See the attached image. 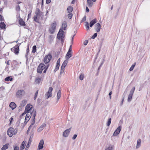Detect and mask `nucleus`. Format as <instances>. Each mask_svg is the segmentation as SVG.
Returning <instances> with one entry per match:
<instances>
[{"label": "nucleus", "mask_w": 150, "mask_h": 150, "mask_svg": "<svg viewBox=\"0 0 150 150\" xmlns=\"http://www.w3.org/2000/svg\"><path fill=\"white\" fill-rule=\"evenodd\" d=\"M52 58V56L51 54H49L45 56L44 58V61L45 64H47L50 60Z\"/></svg>", "instance_id": "nucleus-10"}, {"label": "nucleus", "mask_w": 150, "mask_h": 150, "mask_svg": "<svg viewBox=\"0 0 150 150\" xmlns=\"http://www.w3.org/2000/svg\"><path fill=\"white\" fill-rule=\"evenodd\" d=\"M114 147L111 144H108L106 146L105 150H114Z\"/></svg>", "instance_id": "nucleus-17"}, {"label": "nucleus", "mask_w": 150, "mask_h": 150, "mask_svg": "<svg viewBox=\"0 0 150 150\" xmlns=\"http://www.w3.org/2000/svg\"><path fill=\"white\" fill-rule=\"evenodd\" d=\"M61 96V91L59 90L57 93V102L58 100L59 99Z\"/></svg>", "instance_id": "nucleus-28"}, {"label": "nucleus", "mask_w": 150, "mask_h": 150, "mask_svg": "<svg viewBox=\"0 0 150 150\" xmlns=\"http://www.w3.org/2000/svg\"><path fill=\"white\" fill-rule=\"evenodd\" d=\"M72 56V52L68 51L66 56V59L68 60Z\"/></svg>", "instance_id": "nucleus-15"}, {"label": "nucleus", "mask_w": 150, "mask_h": 150, "mask_svg": "<svg viewBox=\"0 0 150 150\" xmlns=\"http://www.w3.org/2000/svg\"><path fill=\"white\" fill-rule=\"evenodd\" d=\"M85 20H86V17H84L83 18L82 21H85Z\"/></svg>", "instance_id": "nucleus-56"}, {"label": "nucleus", "mask_w": 150, "mask_h": 150, "mask_svg": "<svg viewBox=\"0 0 150 150\" xmlns=\"http://www.w3.org/2000/svg\"><path fill=\"white\" fill-rule=\"evenodd\" d=\"M44 141L43 139L41 140L39 144L37 150H40L43 148Z\"/></svg>", "instance_id": "nucleus-12"}, {"label": "nucleus", "mask_w": 150, "mask_h": 150, "mask_svg": "<svg viewBox=\"0 0 150 150\" xmlns=\"http://www.w3.org/2000/svg\"><path fill=\"white\" fill-rule=\"evenodd\" d=\"M84 78V75L81 74L79 76V79L80 80H82Z\"/></svg>", "instance_id": "nucleus-41"}, {"label": "nucleus", "mask_w": 150, "mask_h": 150, "mask_svg": "<svg viewBox=\"0 0 150 150\" xmlns=\"http://www.w3.org/2000/svg\"><path fill=\"white\" fill-rule=\"evenodd\" d=\"M93 2H95L96 0H92Z\"/></svg>", "instance_id": "nucleus-64"}, {"label": "nucleus", "mask_w": 150, "mask_h": 150, "mask_svg": "<svg viewBox=\"0 0 150 150\" xmlns=\"http://www.w3.org/2000/svg\"><path fill=\"white\" fill-rule=\"evenodd\" d=\"M97 22V21L96 19V18H95L94 19H93V20H92V21H91L90 22V23H91V24L93 25L95 23H96Z\"/></svg>", "instance_id": "nucleus-34"}, {"label": "nucleus", "mask_w": 150, "mask_h": 150, "mask_svg": "<svg viewBox=\"0 0 150 150\" xmlns=\"http://www.w3.org/2000/svg\"><path fill=\"white\" fill-rule=\"evenodd\" d=\"M101 28V25L98 23H96L95 26V29L97 32H98L100 31Z\"/></svg>", "instance_id": "nucleus-14"}, {"label": "nucleus", "mask_w": 150, "mask_h": 150, "mask_svg": "<svg viewBox=\"0 0 150 150\" xmlns=\"http://www.w3.org/2000/svg\"><path fill=\"white\" fill-rule=\"evenodd\" d=\"M38 91H36V92H35V96L34 97V99L35 100L36 99L38 95Z\"/></svg>", "instance_id": "nucleus-43"}, {"label": "nucleus", "mask_w": 150, "mask_h": 150, "mask_svg": "<svg viewBox=\"0 0 150 150\" xmlns=\"http://www.w3.org/2000/svg\"><path fill=\"white\" fill-rule=\"evenodd\" d=\"M27 100H23L21 103L20 106L21 107H23L25 106L27 103Z\"/></svg>", "instance_id": "nucleus-29"}, {"label": "nucleus", "mask_w": 150, "mask_h": 150, "mask_svg": "<svg viewBox=\"0 0 150 150\" xmlns=\"http://www.w3.org/2000/svg\"><path fill=\"white\" fill-rule=\"evenodd\" d=\"M122 129V127L121 126H119L114 132L113 136H116L118 135Z\"/></svg>", "instance_id": "nucleus-9"}, {"label": "nucleus", "mask_w": 150, "mask_h": 150, "mask_svg": "<svg viewBox=\"0 0 150 150\" xmlns=\"http://www.w3.org/2000/svg\"><path fill=\"white\" fill-rule=\"evenodd\" d=\"M31 16V14L30 13L28 15V18H30Z\"/></svg>", "instance_id": "nucleus-57"}, {"label": "nucleus", "mask_w": 150, "mask_h": 150, "mask_svg": "<svg viewBox=\"0 0 150 150\" xmlns=\"http://www.w3.org/2000/svg\"><path fill=\"white\" fill-rule=\"evenodd\" d=\"M25 122L26 123L29 120L31 117L32 116L33 119L31 125L30 126L27 131V133L32 128V126L34 125L35 122V117L36 115V112L35 110H34V108L31 105L28 104L26 106L24 112L22 114V116H23L25 114Z\"/></svg>", "instance_id": "nucleus-1"}, {"label": "nucleus", "mask_w": 150, "mask_h": 150, "mask_svg": "<svg viewBox=\"0 0 150 150\" xmlns=\"http://www.w3.org/2000/svg\"><path fill=\"white\" fill-rule=\"evenodd\" d=\"M25 91L23 90H18L16 93V96L18 98H21L24 95Z\"/></svg>", "instance_id": "nucleus-7"}, {"label": "nucleus", "mask_w": 150, "mask_h": 150, "mask_svg": "<svg viewBox=\"0 0 150 150\" xmlns=\"http://www.w3.org/2000/svg\"><path fill=\"white\" fill-rule=\"evenodd\" d=\"M38 18H39L37 16L35 15L34 16V21L37 22H38V19H37Z\"/></svg>", "instance_id": "nucleus-40"}, {"label": "nucleus", "mask_w": 150, "mask_h": 150, "mask_svg": "<svg viewBox=\"0 0 150 150\" xmlns=\"http://www.w3.org/2000/svg\"><path fill=\"white\" fill-rule=\"evenodd\" d=\"M123 102V99L122 100V101H121V105H122Z\"/></svg>", "instance_id": "nucleus-61"}, {"label": "nucleus", "mask_w": 150, "mask_h": 150, "mask_svg": "<svg viewBox=\"0 0 150 150\" xmlns=\"http://www.w3.org/2000/svg\"><path fill=\"white\" fill-rule=\"evenodd\" d=\"M71 130V128L67 129L65 130L63 132V136L64 137H67L69 135Z\"/></svg>", "instance_id": "nucleus-13"}, {"label": "nucleus", "mask_w": 150, "mask_h": 150, "mask_svg": "<svg viewBox=\"0 0 150 150\" xmlns=\"http://www.w3.org/2000/svg\"><path fill=\"white\" fill-rule=\"evenodd\" d=\"M46 126V125L45 124H42L38 128V132H40L42 131L44 128Z\"/></svg>", "instance_id": "nucleus-23"}, {"label": "nucleus", "mask_w": 150, "mask_h": 150, "mask_svg": "<svg viewBox=\"0 0 150 150\" xmlns=\"http://www.w3.org/2000/svg\"><path fill=\"white\" fill-rule=\"evenodd\" d=\"M8 144H6L2 147L1 150H6L8 148Z\"/></svg>", "instance_id": "nucleus-30"}, {"label": "nucleus", "mask_w": 150, "mask_h": 150, "mask_svg": "<svg viewBox=\"0 0 150 150\" xmlns=\"http://www.w3.org/2000/svg\"><path fill=\"white\" fill-rule=\"evenodd\" d=\"M68 62V59H66L65 60L61 66V67L65 68V67L67 64Z\"/></svg>", "instance_id": "nucleus-26"}, {"label": "nucleus", "mask_w": 150, "mask_h": 150, "mask_svg": "<svg viewBox=\"0 0 150 150\" xmlns=\"http://www.w3.org/2000/svg\"><path fill=\"white\" fill-rule=\"evenodd\" d=\"M77 137V135L76 134H75L73 136L72 138V139L73 140L75 139Z\"/></svg>", "instance_id": "nucleus-47"}, {"label": "nucleus", "mask_w": 150, "mask_h": 150, "mask_svg": "<svg viewBox=\"0 0 150 150\" xmlns=\"http://www.w3.org/2000/svg\"><path fill=\"white\" fill-rule=\"evenodd\" d=\"M6 25L4 22H1L0 23V28L1 29H5L6 28Z\"/></svg>", "instance_id": "nucleus-25"}, {"label": "nucleus", "mask_w": 150, "mask_h": 150, "mask_svg": "<svg viewBox=\"0 0 150 150\" xmlns=\"http://www.w3.org/2000/svg\"><path fill=\"white\" fill-rule=\"evenodd\" d=\"M0 20L1 21H4V18L0 14Z\"/></svg>", "instance_id": "nucleus-49"}, {"label": "nucleus", "mask_w": 150, "mask_h": 150, "mask_svg": "<svg viewBox=\"0 0 150 150\" xmlns=\"http://www.w3.org/2000/svg\"><path fill=\"white\" fill-rule=\"evenodd\" d=\"M89 9L88 7H86V11L87 12H88L89 11Z\"/></svg>", "instance_id": "nucleus-55"}, {"label": "nucleus", "mask_w": 150, "mask_h": 150, "mask_svg": "<svg viewBox=\"0 0 150 150\" xmlns=\"http://www.w3.org/2000/svg\"><path fill=\"white\" fill-rule=\"evenodd\" d=\"M26 143V142L25 141H24L22 142L20 146V150H23L24 149Z\"/></svg>", "instance_id": "nucleus-21"}, {"label": "nucleus", "mask_w": 150, "mask_h": 150, "mask_svg": "<svg viewBox=\"0 0 150 150\" xmlns=\"http://www.w3.org/2000/svg\"><path fill=\"white\" fill-rule=\"evenodd\" d=\"M53 90L52 88L50 87L49 88L48 91L46 93L45 97L47 99L50 97L52 96V92Z\"/></svg>", "instance_id": "nucleus-11"}, {"label": "nucleus", "mask_w": 150, "mask_h": 150, "mask_svg": "<svg viewBox=\"0 0 150 150\" xmlns=\"http://www.w3.org/2000/svg\"><path fill=\"white\" fill-rule=\"evenodd\" d=\"M12 78H11V77L8 76L6 78L5 80L6 81H11L12 80Z\"/></svg>", "instance_id": "nucleus-35"}, {"label": "nucleus", "mask_w": 150, "mask_h": 150, "mask_svg": "<svg viewBox=\"0 0 150 150\" xmlns=\"http://www.w3.org/2000/svg\"><path fill=\"white\" fill-rule=\"evenodd\" d=\"M135 89V87H133L130 91L127 99V100L129 102H130L132 99V96Z\"/></svg>", "instance_id": "nucleus-8"}, {"label": "nucleus", "mask_w": 150, "mask_h": 150, "mask_svg": "<svg viewBox=\"0 0 150 150\" xmlns=\"http://www.w3.org/2000/svg\"><path fill=\"white\" fill-rule=\"evenodd\" d=\"M73 10V8L72 6H70L68 7L67 9V11L69 13H71Z\"/></svg>", "instance_id": "nucleus-32"}, {"label": "nucleus", "mask_w": 150, "mask_h": 150, "mask_svg": "<svg viewBox=\"0 0 150 150\" xmlns=\"http://www.w3.org/2000/svg\"><path fill=\"white\" fill-rule=\"evenodd\" d=\"M20 45V44L18 43L17 45L11 49V51L13 52L15 54H18L19 51V46Z\"/></svg>", "instance_id": "nucleus-6"}, {"label": "nucleus", "mask_w": 150, "mask_h": 150, "mask_svg": "<svg viewBox=\"0 0 150 150\" xmlns=\"http://www.w3.org/2000/svg\"><path fill=\"white\" fill-rule=\"evenodd\" d=\"M28 51L25 54V57H26V59L27 60H28V59L27 56H28Z\"/></svg>", "instance_id": "nucleus-50"}, {"label": "nucleus", "mask_w": 150, "mask_h": 150, "mask_svg": "<svg viewBox=\"0 0 150 150\" xmlns=\"http://www.w3.org/2000/svg\"><path fill=\"white\" fill-rule=\"evenodd\" d=\"M67 26V22L66 21H63L62 23V29L65 30Z\"/></svg>", "instance_id": "nucleus-19"}, {"label": "nucleus", "mask_w": 150, "mask_h": 150, "mask_svg": "<svg viewBox=\"0 0 150 150\" xmlns=\"http://www.w3.org/2000/svg\"><path fill=\"white\" fill-rule=\"evenodd\" d=\"M59 66L56 65L55 69H54V71H56L57 70H58L59 69Z\"/></svg>", "instance_id": "nucleus-48"}, {"label": "nucleus", "mask_w": 150, "mask_h": 150, "mask_svg": "<svg viewBox=\"0 0 150 150\" xmlns=\"http://www.w3.org/2000/svg\"><path fill=\"white\" fill-rule=\"evenodd\" d=\"M111 118H109L108 119V121L107 123V125L108 126H109L111 123Z\"/></svg>", "instance_id": "nucleus-38"}, {"label": "nucleus", "mask_w": 150, "mask_h": 150, "mask_svg": "<svg viewBox=\"0 0 150 150\" xmlns=\"http://www.w3.org/2000/svg\"><path fill=\"white\" fill-rule=\"evenodd\" d=\"M71 47H72V46L71 45L70 46L69 48V50L68 51H70V52H72V49H71Z\"/></svg>", "instance_id": "nucleus-52"}, {"label": "nucleus", "mask_w": 150, "mask_h": 150, "mask_svg": "<svg viewBox=\"0 0 150 150\" xmlns=\"http://www.w3.org/2000/svg\"><path fill=\"white\" fill-rule=\"evenodd\" d=\"M48 67V65L45 66L43 64L41 63L40 64L37 69V71L39 73H41L44 70L43 73L46 72V70Z\"/></svg>", "instance_id": "nucleus-2"}, {"label": "nucleus", "mask_w": 150, "mask_h": 150, "mask_svg": "<svg viewBox=\"0 0 150 150\" xmlns=\"http://www.w3.org/2000/svg\"><path fill=\"white\" fill-rule=\"evenodd\" d=\"M14 150H19V147L18 146H15L14 148Z\"/></svg>", "instance_id": "nucleus-51"}, {"label": "nucleus", "mask_w": 150, "mask_h": 150, "mask_svg": "<svg viewBox=\"0 0 150 150\" xmlns=\"http://www.w3.org/2000/svg\"><path fill=\"white\" fill-rule=\"evenodd\" d=\"M87 3L89 7H91L93 5V3L91 0H87Z\"/></svg>", "instance_id": "nucleus-27"}, {"label": "nucleus", "mask_w": 150, "mask_h": 150, "mask_svg": "<svg viewBox=\"0 0 150 150\" xmlns=\"http://www.w3.org/2000/svg\"><path fill=\"white\" fill-rule=\"evenodd\" d=\"M136 63H134L133 65H132V66H131V67H130V68L129 69V71H132L133 70V69L136 65Z\"/></svg>", "instance_id": "nucleus-37"}, {"label": "nucleus", "mask_w": 150, "mask_h": 150, "mask_svg": "<svg viewBox=\"0 0 150 150\" xmlns=\"http://www.w3.org/2000/svg\"><path fill=\"white\" fill-rule=\"evenodd\" d=\"M93 25L92 24H91L90 23V27H92L93 26Z\"/></svg>", "instance_id": "nucleus-62"}, {"label": "nucleus", "mask_w": 150, "mask_h": 150, "mask_svg": "<svg viewBox=\"0 0 150 150\" xmlns=\"http://www.w3.org/2000/svg\"><path fill=\"white\" fill-rule=\"evenodd\" d=\"M64 31L62 29H60L59 32L58 33L57 35V38L61 40L62 44H63L64 41Z\"/></svg>", "instance_id": "nucleus-4"}, {"label": "nucleus", "mask_w": 150, "mask_h": 150, "mask_svg": "<svg viewBox=\"0 0 150 150\" xmlns=\"http://www.w3.org/2000/svg\"><path fill=\"white\" fill-rule=\"evenodd\" d=\"M56 25L57 24L55 22H54L51 24L49 30L50 33L53 34L54 33Z\"/></svg>", "instance_id": "nucleus-5"}, {"label": "nucleus", "mask_w": 150, "mask_h": 150, "mask_svg": "<svg viewBox=\"0 0 150 150\" xmlns=\"http://www.w3.org/2000/svg\"><path fill=\"white\" fill-rule=\"evenodd\" d=\"M60 58H59L57 60V65H60Z\"/></svg>", "instance_id": "nucleus-45"}, {"label": "nucleus", "mask_w": 150, "mask_h": 150, "mask_svg": "<svg viewBox=\"0 0 150 150\" xmlns=\"http://www.w3.org/2000/svg\"><path fill=\"white\" fill-rule=\"evenodd\" d=\"M41 76H38L35 79V82L36 84H39L41 81Z\"/></svg>", "instance_id": "nucleus-18"}, {"label": "nucleus", "mask_w": 150, "mask_h": 150, "mask_svg": "<svg viewBox=\"0 0 150 150\" xmlns=\"http://www.w3.org/2000/svg\"><path fill=\"white\" fill-rule=\"evenodd\" d=\"M35 15L40 18V12L39 9H37L35 13Z\"/></svg>", "instance_id": "nucleus-31"}, {"label": "nucleus", "mask_w": 150, "mask_h": 150, "mask_svg": "<svg viewBox=\"0 0 150 150\" xmlns=\"http://www.w3.org/2000/svg\"><path fill=\"white\" fill-rule=\"evenodd\" d=\"M36 47L35 45L33 47L32 52L33 53H35L36 52Z\"/></svg>", "instance_id": "nucleus-39"}, {"label": "nucleus", "mask_w": 150, "mask_h": 150, "mask_svg": "<svg viewBox=\"0 0 150 150\" xmlns=\"http://www.w3.org/2000/svg\"><path fill=\"white\" fill-rule=\"evenodd\" d=\"M19 23L21 26H25V25L23 19L21 18L19 20Z\"/></svg>", "instance_id": "nucleus-24"}, {"label": "nucleus", "mask_w": 150, "mask_h": 150, "mask_svg": "<svg viewBox=\"0 0 150 150\" xmlns=\"http://www.w3.org/2000/svg\"><path fill=\"white\" fill-rule=\"evenodd\" d=\"M112 94V91H111L109 93V95L110 96V98H111V96L110 95Z\"/></svg>", "instance_id": "nucleus-59"}, {"label": "nucleus", "mask_w": 150, "mask_h": 150, "mask_svg": "<svg viewBox=\"0 0 150 150\" xmlns=\"http://www.w3.org/2000/svg\"><path fill=\"white\" fill-rule=\"evenodd\" d=\"M85 23V26L86 27V28L87 30H88L89 28V23L87 22H86Z\"/></svg>", "instance_id": "nucleus-36"}, {"label": "nucleus", "mask_w": 150, "mask_h": 150, "mask_svg": "<svg viewBox=\"0 0 150 150\" xmlns=\"http://www.w3.org/2000/svg\"><path fill=\"white\" fill-rule=\"evenodd\" d=\"M33 137V136H31L30 137V138L28 142V144L26 146L25 148V150H27L29 148L30 144L31 143L32 141V139Z\"/></svg>", "instance_id": "nucleus-16"}, {"label": "nucleus", "mask_w": 150, "mask_h": 150, "mask_svg": "<svg viewBox=\"0 0 150 150\" xmlns=\"http://www.w3.org/2000/svg\"><path fill=\"white\" fill-rule=\"evenodd\" d=\"M16 9L17 10H19L20 9V7L19 6H18L16 7Z\"/></svg>", "instance_id": "nucleus-54"}, {"label": "nucleus", "mask_w": 150, "mask_h": 150, "mask_svg": "<svg viewBox=\"0 0 150 150\" xmlns=\"http://www.w3.org/2000/svg\"><path fill=\"white\" fill-rule=\"evenodd\" d=\"M88 40H85L84 42V43H83V44L84 45H86L87 44H88Z\"/></svg>", "instance_id": "nucleus-46"}, {"label": "nucleus", "mask_w": 150, "mask_h": 150, "mask_svg": "<svg viewBox=\"0 0 150 150\" xmlns=\"http://www.w3.org/2000/svg\"><path fill=\"white\" fill-rule=\"evenodd\" d=\"M67 16L69 19H71L72 16V14L71 13H69L68 14Z\"/></svg>", "instance_id": "nucleus-42"}, {"label": "nucleus", "mask_w": 150, "mask_h": 150, "mask_svg": "<svg viewBox=\"0 0 150 150\" xmlns=\"http://www.w3.org/2000/svg\"><path fill=\"white\" fill-rule=\"evenodd\" d=\"M17 129L10 127L8 129L7 133L9 137H11L13 135H15L17 133Z\"/></svg>", "instance_id": "nucleus-3"}, {"label": "nucleus", "mask_w": 150, "mask_h": 150, "mask_svg": "<svg viewBox=\"0 0 150 150\" xmlns=\"http://www.w3.org/2000/svg\"><path fill=\"white\" fill-rule=\"evenodd\" d=\"M9 106L12 110H13L16 107V105L14 102H11Z\"/></svg>", "instance_id": "nucleus-20"}, {"label": "nucleus", "mask_w": 150, "mask_h": 150, "mask_svg": "<svg viewBox=\"0 0 150 150\" xmlns=\"http://www.w3.org/2000/svg\"><path fill=\"white\" fill-rule=\"evenodd\" d=\"M13 120L12 117H11L10 119V123H11V121Z\"/></svg>", "instance_id": "nucleus-60"}, {"label": "nucleus", "mask_w": 150, "mask_h": 150, "mask_svg": "<svg viewBox=\"0 0 150 150\" xmlns=\"http://www.w3.org/2000/svg\"><path fill=\"white\" fill-rule=\"evenodd\" d=\"M75 0H73L71 2V4H74V3H75Z\"/></svg>", "instance_id": "nucleus-58"}, {"label": "nucleus", "mask_w": 150, "mask_h": 150, "mask_svg": "<svg viewBox=\"0 0 150 150\" xmlns=\"http://www.w3.org/2000/svg\"><path fill=\"white\" fill-rule=\"evenodd\" d=\"M7 64H9V61H8L7 62Z\"/></svg>", "instance_id": "nucleus-63"}, {"label": "nucleus", "mask_w": 150, "mask_h": 150, "mask_svg": "<svg viewBox=\"0 0 150 150\" xmlns=\"http://www.w3.org/2000/svg\"><path fill=\"white\" fill-rule=\"evenodd\" d=\"M97 36V33H95L94 35L92 37V39H94Z\"/></svg>", "instance_id": "nucleus-44"}, {"label": "nucleus", "mask_w": 150, "mask_h": 150, "mask_svg": "<svg viewBox=\"0 0 150 150\" xmlns=\"http://www.w3.org/2000/svg\"><path fill=\"white\" fill-rule=\"evenodd\" d=\"M141 144V140L140 139H137V144L136 146V148L137 149L139 148Z\"/></svg>", "instance_id": "nucleus-22"}, {"label": "nucleus", "mask_w": 150, "mask_h": 150, "mask_svg": "<svg viewBox=\"0 0 150 150\" xmlns=\"http://www.w3.org/2000/svg\"><path fill=\"white\" fill-rule=\"evenodd\" d=\"M64 68L61 67L60 74H64Z\"/></svg>", "instance_id": "nucleus-33"}, {"label": "nucleus", "mask_w": 150, "mask_h": 150, "mask_svg": "<svg viewBox=\"0 0 150 150\" xmlns=\"http://www.w3.org/2000/svg\"><path fill=\"white\" fill-rule=\"evenodd\" d=\"M51 2V0H46V3L47 4H49Z\"/></svg>", "instance_id": "nucleus-53"}]
</instances>
